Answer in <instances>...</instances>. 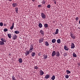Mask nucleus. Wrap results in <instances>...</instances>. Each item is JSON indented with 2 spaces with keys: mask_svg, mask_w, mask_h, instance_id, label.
<instances>
[{
  "mask_svg": "<svg viewBox=\"0 0 80 80\" xmlns=\"http://www.w3.org/2000/svg\"><path fill=\"white\" fill-rule=\"evenodd\" d=\"M12 80H16V78L14 77V75H12Z\"/></svg>",
  "mask_w": 80,
  "mask_h": 80,
  "instance_id": "20",
  "label": "nucleus"
},
{
  "mask_svg": "<svg viewBox=\"0 0 80 80\" xmlns=\"http://www.w3.org/2000/svg\"><path fill=\"white\" fill-rule=\"evenodd\" d=\"M56 55V52L55 51H53L52 53V57H54L55 55Z\"/></svg>",
  "mask_w": 80,
  "mask_h": 80,
  "instance_id": "3",
  "label": "nucleus"
},
{
  "mask_svg": "<svg viewBox=\"0 0 80 80\" xmlns=\"http://www.w3.org/2000/svg\"><path fill=\"white\" fill-rule=\"evenodd\" d=\"M56 56L57 57H59L60 56V52H57L56 53Z\"/></svg>",
  "mask_w": 80,
  "mask_h": 80,
  "instance_id": "11",
  "label": "nucleus"
},
{
  "mask_svg": "<svg viewBox=\"0 0 80 80\" xmlns=\"http://www.w3.org/2000/svg\"><path fill=\"white\" fill-rule=\"evenodd\" d=\"M38 55H39V56H40V55H41V54L40 52L38 53Z\"/></svg>",
  "mask_w": 80,
  "mask_h": 80,
  "instance_id": "42",
  "label": "nucleus"
},
{
  "mask_svg": "<svg viewBox=\"0 0 80 80\" xmlns=\"http://www.w3.org/2000/svg\"><path fill=\"white\" fill-rule=\"evenodd\" d=\"M4 44L5 43L3 42L0 41V45H4Z\"/></svg>",
  "mask_w": 80,
  "mask_h": 80,
  "instance_id": "21",
  "label": "nucleus"
},
{
  "mask_svg": "<svg viewBox=\"0 0 80 80\" xmlns=\"http://www.w3.org/2000/svg\"><path fill=\"white\" fill-rule=\"evenodd\" d=\"M17 38V35H15L14 36H13V40H16V38Z\"/></svg>",
  "mask_w": 80,
  "mask_h": 80,
  "instance_id": "13",
  "label": "nucleus"
},
{
  "mask_svg": "<svg viewBox=\"0 0 80 80\" xmlns=\"http://www.w3.org/2000/svg\"><path fill=\"white\" fill-rule=\"evenodd\" d=\"M57 42L58 43H61L60 39H59L57 40Z\"/></svg>",
  "mask_w": 80,
  "mask_h": 80,
  "instance_id": "15",
  "label": "nucleus"
},
{
  "mask_svg": "<svg viewBox=\"0 0 80 80\" xmlns=\"http://www.w3.org/2000/svg\"><path fill=\"white\" fill-rule=\"evenodd\" d=\"M14 27V26H12V27H10V29H11V30H12L13 29V28Z\"/></svg>",
  "mask_w": 80,
  "mask_h": 80,
  "instance_id": "36",
  "label": "nucleus"
},
{
  "mask_svg": "<svg viewBox=\"0 0 80 80\" xmlns=\"http://www.w3.org/2000/svg\"><path fill=\"white\" fill-rule=\"evenodd\" d=\"M42 7V6L41 5H38V7L39 8H40V7Z\"/></svg>",
  "mask_w": 80,
  "mask_h": 80,
  "instance_id": "41",
  "label": "nucleus"
},
{
  "mask_svg": "<svg viewBox=\"0 0 80 80\" xmlns=\"http://www.w3.org/2000/svg\"><path fill=\"white\" fill-rule=\"evenodd\" d=\"M40 75H43L44 74V72L42 70H40L39 72Z\"/></svg>",
  "mask_w": 80,
  "mask_h": 80,
  "instance_id": "2",
  "label": "nucleus"
},
{
  "mask_svg": "<svg viewBox=\"0 0 80 80\" xmlns=\"http://www.w3.org/2000/svg\"><path fill=\"white\" fill-rule=\"evenodd\" d=\"M47 8H50V4L48 5L47 6Z\"/></svg>",
  "mask_w": 80,
  "mask_h": 80,
  "instance_id": "37",
  "label": "nucleus"
},
{
  "mask_svg": "<svg viewBox=\"0 0 80 80\" xmlns=\"http://www.w3.org/2000/svg\"><path fill=\"white\" fill-rule=\"evenodd\" d=\"M4 26H6V24H4Z\"/></svg>",
  "mask_w": 80,
  "mask_h": 80,
  "instance_id": "47",
  "label": "nucleus"
},
{
  "mask_svg": "<svg viewBox=\"0 0 80 80\" xmlns=\"http://www.w3.org/2000/svg\"><path fill=\"white\" fill-rule=\"evenodd\" d=\"M55 77L54 75H53L51 78V80H55Z\"/></svg>",
  "mask_w": 80,
  "mask_h": 80,
  "instance_id": "23",
  "label": "nucleus"
},
{
  "mask_svg": "<svg viewBox=\"0 0 80 80\" xmlns=\"http://www.w3.org/2000/svg\"><path fill=\"white\" fill-rule=\"evenodd\" d=\"M7 31H8V29H7L5 28L4 29V32H7Z\"/></svg>",
  "mask_w": 80,
  "mask_h": 80,
  "instance_id": "31",
  "label": "nucleus"
},
{
  "mask_svg": "<svg viewBox=\"0 0 80 80\" xmlns=\"http://www.w3.org/2000/svg\"><path fill=\"white\" fill-rule=\"evenodd\" d=\"M19 63H22V59L20 58L19 60Z\"/></svg>",
  "mask_w": 80,
  "mask_h": 80,
  "instance_id": "19",
  "label": "nucleus"
},
{
  "mask_svg": "<svg viewBox=\"0 0 80 80\" xmlns=\"http://www.w3.org/2000/svg\"><path fill=\"white\" fill-rule=\"evenodd\" d=\"M1 40H2V42H6V40L4 38H2L1 39Z\"/></svg>",
  "mask_w": 80,
  "mask_h": 80,
  "instance_id": "10",
  "label": "nucleus"
},
{
  "mask_svg": "<svg viewBox=\"0 0 80 80\" xmlns=\"http://www.w3.org/2000/svg\"><path fill=\"white\" fill-rule=\"evenodd\" d=\"M34 68L35 69H36V70H37V69H38V67L37 66L35 67Z\"/></svg>",
  "mask_w": 80,
  "mask_h": 80,
  "instance_id": "39",
  "label": "nucleus"
},
{
  "mask_svg": "<svg viewBox=\"0 0 80 80\" xmlns=\"http://www.w3.org/2000/svg\"><path fill=\"white\" fill-rule=\"evenodd\" d=\"M77 73H78L79 72L78 71H77Z\"/></svg>",
  "mask_w": 80,
  "mask_h": 80,
  "instance_id": "48",
  "label": "nucleus"
},
{
  "mask_svg": "<svg viewBox=\"0 0 80 80\" xmlns=\"http://www.w3.org/2000/svg\"><path fill=\"white\" fill-rule=\"evenodd\" d=\"M70 36L73 39H75V36L73 34H71L70 35Z\"/></svg>",
  "mask_w": 80,
  "mask_h": 80,
  "instance_id": "4",
  "label": "nucleus"
},
{
  "mask_svg": "<svg viewBox=\"0 0 80 80\" xmlns=\"http://www.w3.org/2000/svg\"><path fill=\"white\" fill-rule=\"evenodd\" d=\"M58 29H57L56 30V31L55 33V34H58Z\"/></svg>",
  "mask_w": 80,
  "mask_h": 80,
  "instance_id": "25",
  "label": "nucleus"
},
{
  "mask_svg": "<svg viewBox=\"0 0 80 80\" xmlns=\"http://www.w3.org/2000/svg\"><path fill=\"white\" fill-rule=\"evenodd\" d=\"M43 56H44V58L45 59H47V58H48V57L47 56V55H45V54Z\"/></svg>",
  "mask_w": 80,
  "mask_h": 80,
  "instance_id": "18",
  "label": "nucleus"
},
{
  "mask_svg": "<svg viewBox=\"0 0 80 80\" xmlns=\"http://www.w3.org/2000/svg\"><path fill=\"white\" fill-rule=\"evenodd\" d=\"M79 24L80 25V21H79Z\"/></svg>",
  "mask_w": 80,
  "mask_h": 80,
  "instance_id": "50",
  "label": "nucleus"
},
{
  "mask_svg": "<svg viewBox=\"0 0 80 80\" xmlns=\"http://www.w3.org/2000/svg\"><path fill=\"white\" fill-rule=\"evenodd\" d=\"M42 3L43 4H45V1L43 0L42 2Z\"/></svg>",
  "mask_w": 80,
  "mask_h": 80,
  "instance_id": "38",
  "label": "nucleus"
},
{
  "mask_svg": "<svg viewBox=\"0 0 80 80\" xmlns=\"http://www.w3.org/2000/svg\"><path fill=\"white\" fill-rule=\"evenodd\" d=\"M15 33H16V34H18V33H19V32L18 31H16L14 32Z\"/></svg>",
  "mask_w": 80,
  "mask_h": 80,
  "instance_id": "29",
  "label": "nucleus"
},
{
  "mask_svg": "<svg viewBox=\"0 0 80 80\" xmlns=\"http://www.w3.org/2000/svg\"><path fill=\"white\" fill-rule=\"evenodd\" d=\"M75 48V45L73 43H72L71 44V48Z\"/></svg>",
  "mask_w": 80,
  "mask_h": 80,
  "instance_id": "6",
  "label": "nucleus"
},
{
  "mask_svg": "<svg viewBox=\"0 0 80 80\" xmlns=\"http://www.w3.org/2000/svg\"><path fill=\"white\" fill-rule=\"evenodd\" d=\"M75 71V72H76L77 71Z\"/></svg>",
  "mask_w": 80,
  "mask_h": 80,
  "instance_id": "52",
  "label": "nucleus"
},
{
  "mask_svg": "<svg viewBox=\"0 0 80 80\" xmlns=\"http://www.w3.org/2000/svg\"><path fill=\"white\" fill-rule=\"evenodd\" d=\"M54 3H55V4H57V3H56V1H55L54 2Z\"/></svg>",
  "mask_w": 80,
  "mask_h": 80,
  "instance_id": "45",
  "label": "nucleus"
},
{
  "mask_svg": "<svg viewBox=\"0 0 80 80\" xmlns=\"http://www.w3.org/2000/svg\"><path fill=\"white\" fill-rule=\"evenodd\" d=\"M75 19H76V20L77 21V20H78L79 18H78L77 17V18H76Z\"/></svg>",
  "mask_w": 80,
  "mask_h": 80,
  "instance_id": "40",
  "label": "nucleus"
},
{
  "mask_svg": "<svg viewBox=\"0 0 80 80\" xmlns=\"http://www.w3.org/2000/svg\"><path fill=\"white\" fill-rule=\"evenodd\" d=\"M8 36L9 38H11V34H8Z\"/></svg>",
  "mask_w": 80,
  "mask_h": 80,
  "instance_id": "26",
  "label": "nucleus"
},
{
  "mask_svg": "<svg viewBox=\"0 0 80 80\" xmlns=\"http://www.w3.org/2000/svg\"><path fill=\"white\" fill-rule=\"evenodd\" d=\"M45 44L46 46H48V45H49L48 42L47 41L45 42Z\"/></svg>",
  "mask_w": 80,
  "mask_h": 80,
  "instance_id": "22",
  "label": "nucleus"
},
{
  "mask_svg": "<svg viewBox=\"0 0 80 80\" xmlns=\"http://www.w3.org/2000/svg\"><path fill=\"white\" fill-rule=\"evenodd\" d=\"M73 57H77V55H76V54L75 53H74L73 54Z\"/></svg>",
  "mask_w": 80,
  "mask_h": 80,
  "instance_id": "33",
  "label": "nucleus"
},
{
  "mask_svg": "<svg viewBox=\"0 0 80 80\" xmlns=\"http://www.w3.org/2000/svg\"><path fill=\"white\" fill-rule=\"evenodd\" d=\"M44 26L45 28H47V27H48V24H47V23H46L44 24Z\"/></svg>",
  "mask_w": 80,
  "mask_h": 80,
  "instance_id": "28",
  "label": "nucleus"
},
{
  "mask_svg": "<svg viewBox=\"0 0 80 80\" xmlns=\"http://www.w3.org/2000/svg\"><path fill=\"white\" fill-rule=\"evenodd\" d=\"M16 10L15 12H16V13H18V8H15Z\"/></svg>",
  "mask_w": 80,
  "mask_h": 80,
  "instance_id": "30",
  "label": "nucleus"
},
{
  "mask_svg": "<svg viewBox=\"0 0 80 80\" xmlns=\"http://www.w3.org/2000/svg\"><path fill=\"white\" fill-rule=\"evenodd\" d=\"M29 51H26V52L25 53L26 56H27V55H28L29 53Z\"/></svg>",
  "mask_w": 80,
  "mask_h": 80,
  "instance_id": "7",
  "label": "nucleus"
},
{
  "mask_svg": "<svg viewBox=\"0 0 80 80\" xmlns=\"http://www.w3.org/2000/svg\"><path fill=\"white\" fill-rule=\"evenodd\" d=\"M41 17L43 19H45V18H46V15H45L43 13H41Z\"/></svg>",
  "mask_w": 80,
  "mask_h": 80,
  "instance_id": "1",
  "label": "nucleus"
},
{
  "mask_svg": "<svg viewBox=\"0 0 80 80\" xmlns=\"http://www.w3.org/2000/svg\"><path fill=\"white\" fill-rule=\"evenodd\" d=\"M12 26H13L14 27V23H12Z\"/></svg>",
  "mask_w": 80,
  "mask_h": 80,
  "instance_id": "44",
  "label": "nucleus"
},
{
  "mask_svg": "<svg viewBox=\"0 0 80 80\" xmlns=\"http://www.w3.org/2000/svg\"><path fill=\"white\" fill-rule=\"evenodd\" d=\"M3 25V23L2 22H0V26H1V27H2Z\"/></svg>",
  "mask_w": 80,
  "mask_h": 80,
  "instance_id": "35",
  "label": "nucleus"
},
{
  "mask_svg": "<svg viewBox=\"0 0 80 80\" xmlns=\"http://www.w3.org/2000/svg\"><path fill=\"white\" fill-rule=\"evenodd\" d=\"M39 43H42V42H43V39H41L39 40Z\"/></svg>",
  "mask_w": 80,
  "mask_h": 80,
  "instance_id": "12",
  "label": "nucleus"
},
{
  "mask_svg": "<svg viewBox=\"0 0 80 80\" xmlns=\"http://www.w3.org/2000/svg\"><path fill=\"white\" fill-rule=\"evenodd\" d=\"M32 57H34L35 55V53L34 52H32Z\"/></svg>",
  "mask_w": 80,
  "mask_h": 80,
  "instance_id": "27",
  "label": "nucleus"
},
{
  "mask_svg": "<svg viewBox=\"0 0 80 80\" xmlns=\"http://www.w3.org/2000/svg\"><path fill=\"white\" fill-rule=\"evenodd\" d=\"M33 49V46H32V45H31L30 46V50L32 51Z\"/></svg>",
  "mask_w": 80,
  "mask_h": 80,
  "instance_id": "14",
  "label": "nucleus"
},
{
  "mask_svg": "<svg viewBox=\"0 0 80 80\" xmlns=\"http://www.w3.org/2000/svg\"><path fill=\"white\" fill-rule=\"evenodd\" d=\"M17 3H13L12 4V6L13 7H17Z\"/></svg>",
  "mask_w": 80,
  "mask_h": 80,
  "instance_id": "9",
  "label": "nucleus"
},
{
  "mask_svg": "<svg viewBox=\"0 0 80 80\" xmlns=\"http://www.w3.org/2000/svg\"><path fill=\"white\" fill-rule=\"evenodd\" d=\"M45 78L46 79H48V78H50V75H46L45 76Z\"/></svg>",
  "mask_w": 80,
  "mask_h": 80,
  "instance_id": "5",
  "label": "nucleus"
},
{
  "mask_svg": "<svg viewBox=\"0 0 80 80\" xmlns=\"http://www.w3.org/2000/svg\"><path fill=\"white\" fill-rule=\"evenodd\" d=\"M56 42V40L55 39H54L52 40V43H55Z\"/></svg>",
  "mask_w": 80,
  "mask_h": 80,
  "instance_id": "17",
  "label": "nucleus"
},
{
  "mask_svg": "<svg viewBox=\"0 0 80 80\" xmlns=\"http://www.w3.org/2000/svg\"><path fill=\"white\" fill-rule=\"evenodd\" d=\"M64 49L65 50H68V48L66 46H65L64 47Z\"/></svg>",
  "mask_w": 80,
  "mask_h": 80,
  "instance_id": "8",
  "label": "nucleus"
},
{
  "mask_svg": "<svg viewBox=\"0 0 80 80\" xmlns=\"http://www.w3.org/2000/svg\"><path fill=\"white\" fill-rule=\"evenodd\" d=\"M40 32L42 35H43V32L42 30H41L40 31Z\"/></svg>",
  "mask_w": 80,
  "mask_h": 80,
  "instance_id": "32",
  "label": "nucleus"
},
{
  "mask_svg": "<svg viewBox=\"0 0 80 80\" xmlns=\"http://www.w3.org/2000/svg\"><path fill=\"white\" fill-rule=\"evenodd\" d=\"M78 65L79 66H80V63H79L78 64Z\"/></svg>",
  "mask_w": 80,
  "mask_h": 80,
  "instance_id": "43",
  "label": "nucleus"
},
{
  "mask_svg": "<svg viewBox=\"0 0 80 80\" xmlns=\"http://www.w3.org/2000/svg\"><path fill=\"white\" fill-rule=\"evenodd\" d=\"M38 26L40 28H42V24L41 23H40L38 25Z\"/></svg>",
  "mask_w": 80,
  "mask_h": 80,
  "instance_id": "24",
  "label": "nucleus"
},
{
  "mask_svg": "<svg viewBox=\"0 0 80 80\" xmlns=\"http://www.w3.org/2000/svg\"><path fill=\"white\" fill-rule=\"evenodd\" d=\"M9 0V1H12V0Z\"/></svg>",
  "mask_w": 80,
  "mask_h": 80,
  "instance_id": "49",
  "label": "nucleus"
},
{
  "mask_svg": "<svg viewBox=\"0 0 80 80\" xmlns=\"http://www.w3.org/2000/svg\"><path fill=\"white\" fill-rule=\"evenodd\" d=\"M65 78H69V76H68V75H66L65 76Z\"/></svg>",
  "mask_w": 80,
  "mask_h": 80,
  "instance_id": "34",
  "label": "nucleus"
},
{
  "mask_svg": "<svg viewBox=\"0 0 80 80\" xmlns=\"http://www.w3.org/2000/svg\"><path fill=\"white\" fill-rule=\"evenodd\" d=\"M35 0H32V2H34Z\"/></svg>",
  "mask_w": 80,
  "mask_h": 80,
  "instance_id": "46",
  "label": "nucleus"
},
{
  "mask_svg": "<svg viewBox=\"0 0 80 80\" xmlns=\"http://www.w3.org/2000/svg\"><path fill=\"white\" fill-rule=\"evenodd\" d=\"M66 72L67 73V75H68V74H69V73H71V72L70 71H69V70H66Z\"/></svg>",
  "mask_w": 80,
  "mask_h": 80,
  "instance_id": "16",
  "label": "nucleus"
},
{
  "mask_svg": "<svg viewBox=\"0 0 80 80\" xmlns=\"http://www.w3.org/2000/svg\"><path fill=\"white\" fill-rule=\"evenodd\" d=\"M78 28H79V29H80V28L78 27Z\"/></svg>",
  "mask_w": 80,
  "mask_h": 80,
  "instance_id": "51",
  "label": "nucleus"
}]
</instances>
